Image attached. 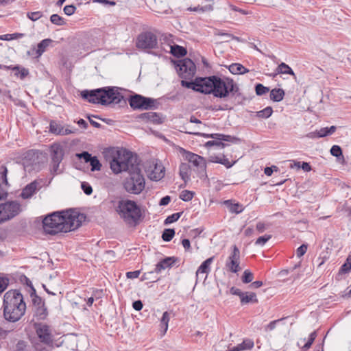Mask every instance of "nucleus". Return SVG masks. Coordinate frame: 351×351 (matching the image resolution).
Here are the masks:
<instances>
[{"instance_id":"obj_1","label":"nucleus","mask_w":351,"mask_h":351,"mask_svg":"<svg viewBox=\"0 0 351 351\" xmlns=\"http://www.w3.org/2000/svg\"><path fill=\"white\" fill-rule=\"evenodd\" d=\"M110 165L115 174L122 171L128 172L129 176L123 182V187L127 192L138 195L143 191L145 181L136 155L126 149L119 150L110 161Z\"/></svg>"},{"instance_id":"obj_2","label":"nucleus","mask_w":351,"mask_h":351,"mask_svg":"<svg viewBox=\"0 0 351 351\" xmlns=\"http://www.w3.org/2000/svg\"><path fill=\"white\" fill-rule=\"evenodd\" d=\"M181 85L202 93L213 94L214 97L218 98L240 95L238 84L229 77L221 78L215 75L196 77L193 82L182 80Z\"/></svg>"},{"instance_id":"obj_3","label":"nucleus","mask_w":351,"mask_h":351,"mask_svg":"<svg viewBox=\"0 0 351 351\" xmlns=\"http://www.w3.org/2000/svg\"><path fill=\"white\" fill-rule=\"evenodd\" d=\"M83 217V215L73 210L55 212L45 217L43 229L49 234L70 232L81 226Z\"/></svg>"},{"instance_id":"obj_4","label":"nucleus","mask_w":351,"mask_h":351,"mask_svg":"<svg viewBox=\"0 0 351 351\" xmlns=\"http://www.w3.org/2000/svg\"><path fill=\"white\" fill-rule=\"evenodd\" d=\"M3 316L10 322L19 321L25 314L26 304L23 296L18 290H10L3 297Z\"/></svg>"},{"instance_id":"obj_5","label":"nucleus","mask_w":351,"mask_h":351,"mask_svg":"<svg viewBox=\"0 0 351 351\" xmlns=\"http://www.w3.org/2000/svg\"><path fill=\"white\" fill-rule=\"evenodd\" d=\"M81 96L90 103L102 105L119 104L123 98L119 91V88L115 86L83 90L81 93Z\"/></svg>"},{"instance_id":"obj_6","label":"nucleus","mask_w":351,"mask_h":351,"mask_svg":"<svg viewBox=\"0 0 351 351\" xmlns=\"http://www.w3.org/2000/svg\"><path fill=\"white\" fill-rule=\"evenodd\" d=\"M117 212L123 221L132 226L138 224L142 216L141 210L136 202L128 199L119 201Z\"/></svg>"},{"instance_id":"obj_7","label":"nucleus","mask_w":351,"mask_h":351,"mask_svg":"<svg viewBox=\"0 0 351 351\" xmlns=\"http://www.w3.org/2000/svg\"><path fill=\"white\" fill-rule=\"evenodd\" d=\"M22 210V205L16 200L0 204V224L13 219Z\"/></svg>"},{"instance_id":"obj_8","label":"nucleus","mask_w":351,"mask_h":351,"mask_svg":"<svg viewBox=\"0 0 351 351\" xmlns=\"http://www.w3.org/2000/svg\"><path fill=\"white\" fill-rule=\"evenodd\" d=\"M21 163L25 171L32 173L38 171L40 169V160L39 153L34 150H29L25 152L21 159Z\"/></svg>"},{"instance_id":"obj_9","label":"nucleus","mask_w":351,"mask_h":351,"mask_svg":"<svg viewBox=\"0 0 351 351\" xmlns=\"http://www.w3.org/2000/svg\"><path fill=\"white\" fill-rule=\"evenodd\" d=\"M190 134H193L197 136H202L206 138H212L215 140L213 141H209L206 143L205 146L206 147H210L212 146H216L218 148H223L226 145L222 141H226V142H233L237 140L235 137H233L230 135H225L222 134H202L199 132H189Z\"/></svg>"},{"instance_id":"obj_10","label":"nucleus","mask_w":351,"mask_h":351,"mask_svg":"<svg viewBox=\"0 0 351 351\" xmlns=\"http://www.w3.org/2000/svg\"><path fill=\"white\" fill-rule=\"evenodd\" d=\"M176 68L180 77L186 80L192 78L196 72L195 64L189 58L178 61Z\"/></svg>"},{"instance_id":"obj_11","label":"nucleus","mask_w":351,"mask_h":351,"mask_svg":"<svg viewBox=\"0 0 351 351\" xmlns=\"http://www.w3.org/2000/svg\"><path fill=\"white\" fill-rule=\"evenodd\" d=\"M148 178L153 181L160 180L165 176V169L157 160H152L145 165Z\"/></svg>"},{"instance_id":"obj_12","label":"nucleus","mask_w":351,"mask_h":351,"mask_svg":"<svg viewBox=\"0 0 351 351\" xmlns=\"http://www.w3.org/2000/svg\"><path fill=\"white\" fill-rule=\"evenodd\" d=\"M129 103L131 108L134 110H149L155 108L156 100L140 95H135L130 97Z\"/></svg>"},{"instance_id":"obj_13","label":"nucleus","mask_w":351,"mask_h":351,"mask_svg":"<svg viewBox=\"0 0 351 351\" xmlns=\"http://www.w3.org/2000/svg\"><path fill=\"white\" fill-rule=\"evenodd\" d=\"M158 40L155 34L147 32L141 34L137 38L136 47L142 49H151L157 47Z\"/></svg>"},{"instance_id":"obj_14","label":"nucleus","mask_w":351,"mask_h":351,"mask_svg":"<svg viewBox=\"0 0 351 351\" xmlns=\"http://www.w3.org/2000/svg\"><path fill=\"white\" fill-rule=\"evenodd\" d=\"M232 251L228 256L226 263V267L228 269L232 272L237 273L240 270L239 260H240V251L237 245L232 246Z\"/></svg>"},{"instance_id":"obj_15","label":"nucleus","mask_w":351,"mask_h":351,"mask_svg":"<svg viewBox=\"0 0 351 351\" xmlns=\"http://www.w3.org/2000/svg\"><path fill=\"white\" fill-rule=\"evenodd\" d=\"M180 152L181 154H182L185 160L192 163L195 167L202 170L205 169L206 160L203 157L190 152H187L183 148L180 149Z\"/></svg>"},{"instance_id":"obj_16","label":"nucleus","mask_w":351,"mask_h":351,"mask_svg":"<svg viewBox=\"0 0 351 351\" xmlns=\"http://www.w3.org/2000/svg\"><path fill=\"white\" fill-rule=\"evenodd\" d=\"M36 332L40 341L49 345L52 343V335L49 327L44 324H35Z\"/></svg>"},{"instance_id":"obj_17","label":"nucleus","mask_w":351,"mask_h":351,"mask_svg":"<svg viewBox=\"0 0 351 351\" xmlns=\"http://www.w3.org/2000/svg\"><path fill=\"white\" fill-rule=\"evenodd\" d=\"M214 257H210L204 261L201 265L198 267L196 271V281L197 282L199 279L206 280L207 274L210 270V265L213 262Z\"/></svg>"},{"instance_id":"obj_18","label":"nucleus","mask_w":351,"mask_h":351,"mask_svg":"<svg viewBox=\"0 0 351 351\" xmlns=\"http://www.w3.org/2000/svg\"><path fill=\"white\" fill-rule=\"evenodd\" d=\"M137 119L145 122H151L156 124L162 123L160 115L154 112L142 113L138 116Z\"/></svg>"},{"instance_id":"obj_19","label":"nucleus","mask_w":351,"mask_h":351,"mask_svg":"<svg viewBox=\"0 0 351 351\" xmlns=\"http://www.w3.org/2000/svg\"><path fill=\"white\" fill-rule=\"evenodd\" d=\"M49 130L51 133L56 135L64 136L70 134L73 132L71 130L64 128L61 124L54 121H51Z\"/></svg>"},{"instance_id":"obj_20","label":"nucleus","mask_w":351,"mask_h":351,"mask_svg":"<svg viewBox=\"0 0 351 351\" xmlns=\"http://www.w3.org/2000/svg\"><path fill=\"white\" fill-rule=\"evenodd\" d=\"M38 183L36 181L32 182L28 184L25 188L22 190V192L20 196L24 199H29L32 197V195L36 193L38 189Z\"/></svg>"},{"instance_id":"obj_21","label":"nucleus","mask_w":351,"mask_h":351,"mask_svg":"<svg viewBox=\"0 0 351 351\" xmlns=\"http://www.w3.org/2000/svg\"><path fill=\"white\" fill-rule=\"evenodd\" d=\"M174 262L175 260L173 257L166 258L156 264L154 271L156 273H160L162 270L171 267L174 263Z\"/></svg>"},{"instance_id":"obj_22","label":"nucleus","mask_w":351,"mask_h":351,"mask_svg":"<svg viewBox=\"0 0 351 351\" xmlns=\"http://www.w3.org/2000/svg\"><path fill=\"white\" fill-rule=\"evenodd\" d=\"M254 346V341L250 339H246L240 344L233 347V351H244L253 348Z\"/></svg>"},{"instance_id":"obj_23","label":"nucleus","mask_w":351,"mask_h":351,"mask_svg":"<svg viewBox=\"0 0 351 351\" xmlns=\"http://www.w3.org/2000/svg\"><path fill=\"white\" fill-rule=\"evenodd\" d=\"M285 96V91L282 88H274L270 92V99L279 102L282 101Z\"/></svg>"},{"instance_id":"obj_24","label":"nucleus","mask_w":351,"mask_h":351,"mask_svg":"<svg viewBox=\"0 0 351 351\" xmlns=\"http://www.w3.org/2000/svg\"><path fill=\"white\" fill-rule=\"evenodd\" d=\"M224 204L227 206L232 213L239 214L243 210L242 205L239 203H233L231 200L225 201Z\"/></svg>"},{"instance_id":"obj_25","label":"nucleus","mask_w":351,"mask_h":351,"mask_svg":"<svg viewBox=\"0 0 351 351\" xmlns=\"http://www.w3.org/2000/svg\"><path fill=\"white\" fill-rule=\"evenodd\" d=\"M228 69L232 74H244L249 71L248 69H245L242 64L238 63H234L229 66Z\"/></svg>"},{"instance_id":"obj_26","label":"nucleus","mask_w":351,"mask_h":351,"mask_svg":"<svg viewBox=\"0 0 351 351\" xmlns=\"http://www.w3.org/2000/svg\"><path fill=\"white\" fill-rule=\"evenodd\" d=\"M63 158L62 149L59 146L52 147V162H61Z\"/></svg>"},{"instance_id":"obj_27","label":"nucleus","mask_w":351,"mask_h":351,"mask_svg":"<svg viewBox=\"0 0 351 351\" xmlns=\"http://www.w3.org/2000/svg\"><path fill=\"white\" fill-rule=\"evenodd\" d=\"M241 302L242 304L258 302L256 293L253 292H245L241 299Z\"/></svg>"},{"instance_id":"obj_28","label":"nucleus","mask_w":351,"mask_h":351,"mask_svg":"<svg viewBox=\"0 0 351 351\" xmlns=\"http://www.w3.org/2000/svg\"><path fill=\"white\" fill-rule=\"evenodd\" d=\"M276 72L278 74H289L292 75L294 78H296L295 74L292 70V69L289 65L284 62H282L278 66L276 69Z\"/></svg>"},{"instance_id":"obj_29","label":"nucleus","mask_w":351,"mask_h":351,"mask_svg":"<svg viewBox=\"0 0 351 351\" xmlns=\"http://www.w3.org/2000/svg\"><path fill=\"white\" fill-rule=\"evenodd\" d=\"M170 52L173 56L178 58L184 56L186 54V50L184 47L176 45L170 46Z\"/></svg>"},{"instance_id":"obj_30","label":"nucleus","mask_w":351,"mask_h":351,"mask_svg":"<svg viewBox=\"0 0 351 351\" xmlns=\"http://www.w3.org/2000/svg\"><path fill=\"white\" fill-rule=\"evenodd\" d=\"M190 167L186 163H182L180 166V176L186 182L190 179Z\"/></svg>"},{"instance_id":"obj_31","label":"nucleus","mask_w":351,"mask_h":351,"mask_svg":"<svg viewBox=\"0 0 351 351\" xmlns=\"http://www.w3.org/2000/svg\"><path fill=\"white\" fill-rule=\"evenodd\" d=\"M169 319V313L167 311L164 312L160 319V327L162 329H163L162 335H165L168 330V324Z\"/></svg>"},{"instance_id":"obj_32","label":"nucleus","mask_w":351,"mask_h":351,"mask_svg":"<svg viewBox=\"0 0 351 351\" xmlns=\"http://www.w3.org/2000/svg\"><path fill=\"white\" fill-rule=\"evenodd\" d=\"M51 42V39H44L40 43H38L36 54L38 56H41Z\"/></svg>"},{"instance_id":"obj_33","label":"nucleus","mask_w":351,"mask_h":351,"mask_svg":"<svg viewBox=\"0 0 351 351\" xmlns=\"http://www.w3.org/2000/svg\"><path fill=\"white\" fill-rule=\"evenodd\" d=\"M273 112V110L271 107H266L262 110L258 111L256 112V116L259 118L267 119L269 118Z\"/></svg>"},{"instance_id":"obj_34","label":"nucleus","mask_w":351,"mask_h":351,"mask_svg":"<svg viewBox=\"0 0 351 351\" xmlns=\"http://www.w3.org/2000/svg\"><path fill=\"white\" fill-rule=\"evenodd\" d=\"M35 308H36V315L39 319H43L46 317V316L47 315V308L45 306V304L41 306H36V307H35Z\"/></svg>"},{"instance_id":"obj_35","label":"nucleus","mask_w":351,"mask_h":351,"mask_svg":"<svg viewBox=\"0 0 351 351\" xmlns=\"http://www.w3.org/2000/svg\"><path fill=\"white\" fill-rule=\"evenodd\" d=\"M175 235L173 229H165L162 234V239L165 241H170Z\"/></svg>"},{"instance_id":"obj_36","label":"nucleus","mask_w":351,"mask_h":351,"mask_svg":"<svg viewBox=\"0 0 351 351\" xmlns=\"http://www.w3.org/2000/svg\"><path fill=\"white\" fill-rule=\"evenodd\" d=\"M193 195H194L193 192H192L191 191H188V190H184L181 192V193L180 195V198L184 202H188V201H190L192 199V198L193 197Z\"/></svg>"},{"instance_id":"obj_37","label":"nucleus","mask_w":351,"mask_h":351,"mask_svg":"<svg viewBox=\"0 0 351 351\" xmlns=\"http://www.w3.org/2000/svg\"><path fill=\"white\" fill-rule=\"evenodd\" d=\"M89 162L91 166L92 171H99L101 169V165L96 156L92 157V159Z\"/></svg>"},{"instance_id":"obj_38","label":"nucleus","mask_w":351,"mask_h":351,"mask_svg":"<svg viewBox=\"0 0 351 351\" xmlns=\"http://www.w3.org/2000/svg\"><path fill=\"white\" fill-rule=\"evenodd\" d=\"M254 279L253 274L248 269L244 271L243 274L242 276V282L243 283H249L252 282Z\"/></svg>"},{"instance_id":"obj_39","label":"nucleus","mask_w":351,"mask_h":351,"mask_svg":"<svg viewBox=\"0 0 351 351\" xmlns=\"http://www.w3.org/2000/svg\"><path fill=\"white\" fill-rule=\"evenodd\" d=\"M316 337L317 334L315 331L311 332L309 335L308 341L304 345L302 349L304 350H307L308 349H309L311 345L313 344V341H315Z\"/></svg>"},{"instance_id":"obj_40","label":"nucleus","mask_w":351,"mask_h":351,"mask_svg":"<svg viewBox=\"0 0 351 351\" xmlns=\"http://www.w3.org/2000/svg\"><path fill=\"white\" fill-rule=\"evenodd\" d=\"M181 214L182 213H176L168 216L165 220V224L167 225L178 221Z\"/></svg>"},{"instance_id":"obj_41","label":"nucleus","mask_w":351,"mask_h":351,"mask_svg":"<svg viewBox=\"0 0 351 351\" xmlns=\"http://www.w3.org/2000/svg\"><path fill=\"white\" fill-rule=\"evenodd\" d=\"M50 21L52 23L57 25H62L64 23V19L56 14H53L51 16Z\"/></svg>"},{"instance_id":"obj_42","label":"nucleus","mask_w":351,"mask_h":351,"mask_svg":"<svg viewBox=\"0 0 351 351\" xmlns=\"http://www.w3.org/2000/svg\"><path fill=\"white\" fill-rule=\"evenodd\" d=\"M256 93L258 95H263L269 91V88L268 87L264 86L261 84H258L255 88Z\"/></svg>"},{"instance_id":"obj_43","label":"nucleus","mask_w":351,"mask_h":351,"mask_svg":"<svg viewBox=\"0 0 351 351\" xmlns=\"http://www.w3.org/2000/svg\"><path fill=\"white\" fill-rule=\"evenodd\" d=\"M27 16L31 21H36L43 16V12L40 11L28 12Z\"/></svg>"},{"instance_id":"obj_44","label":"nucleus","mask_w":351,"mask_h":351,"mask_svg":"<svg viewBox=\"0 0 351 351\" xmlns=\"http://www.w3.org/2000/svg\"><path fill=\"white\" fill-rule=\"evenodd\" d=\"M271 238V236L269 234H265L260 237L255 241V245L263 246Z\"/></svg>"},{"instance_id":"obj_45","label":"nucleus","mask_w":351,"mask_h":351,"mask_svg":"<svg viewBox=\"0 0 351 351\" xmlns=\"http://www.w3.org/2000/svg\"><path fill=\"white\" fill-rule=\"evenodd\" d=\"M14 75L19 77L21 80L24 79L29 74V71L25 68L20 67L19 71H14Z\"/></svg>"},{"instance_id":"obj_46","label":"nucleus","mask_w":351,"mask_h":351,"mask_svg":"<svg viewBox=\"0 0 351 351\" xmlns=\"http://www.w3.org/2000/svg\"><path fill=\"white\" fill-rule=\"evenodd\" d=\"M76 156L80 159H84L86 162H89L92 159V156L87 152H83L80 154H77Z\"/></svg>"},{"instance_id":"obj_47","label":"nucleus","mask_w":351,"mask_h":351,"mask_svg":"<svg viewBox=\"0 0 351 351\" xmlns=\"http://www.w3.org/2000/svg\"><path fill=\"white\" fill-rule=\"evenodd\" d=\"M0 173L1 174V178H2V182L5 185H8V180H7V173H8V169L5 167L2 166L1 167V171Z\"/></svg>"},{"instance_id":"obj_48","label":"nucleus","mask_w":351,"mask_h":351,"mask_svg":"<svg viewBox=\"0 0 351 351\" xmlns=\"http://www.w3.org/2000/svg\"><path fill=\"white\" fill-rule=\"evenodd\" d=\"M330 154L333 156L338 157L342 154V151L339 145H333L330 149Z\"/></svg>"},{"instance_id":"obj_49","label":"nucleus","mask_w":351,"mask_h":351,"mask_svg":"<svg viewBox=\"0 0 351 351\" xmlns=\"http://www.w3.org/2000/svg\"><path fill=\"white\" fill-rule=\"evenodd\" d=\"M32 297L33 305L34 307L39 306L45 304L40 297L36 295H32Z\"/></svg>"},{"instance_id":"obj_50","label":"nucleus","mask_w":351,"mask_h":351,"mask_svg":"<svg viewBox=\"0 0 351 351\" xmlns=\"http://www.w3.org/2000/svg\"><path fill=\"white\" fill-rule=\"evenodd\" d=\"M81 187L84 193L86 195H90L93 192V189L91 186L85 182L82 183Z\"/></svg>"},{"instance_id":"obj_51","label":"nucleus","mask_w":351,"mask_h":351,"mask_svg":"<svg viewBox=\"0 0 351 351\" xmlns=\"http://www.w3.org/2000/svg\"><path fill=\"white\" fill-rule=\"evenodd\" d=\"M75 10H76V8L73 5H66V6H64V8L63 9L65 14H66L68 16L72 15L75 12Z\"/></svg>"},{"instance_id":"obj_52","label":"nucleus","mask_w":351,"mask_h":351,"mask_svg":"<svg viewBox=\"0 0 351 351\" xmlns=\"http://www.w3.org/2000/svg\"><path fill=\"white\" fill-rule=\"evenodd\" d=\"M306 250H307V245L302 244L296 250L297 256L299 258L302 257L306 252Z\"/></svg>"},{"instance_id":"obj_53","label":"nucleus","mask_w":351,"mask_h":351,"mask_svg":"<svg viewBox=\"0 0 351 351\" xmlns=\"http://www.w3.org/2000/svg\"><path fill=\"white\" fill-rule=\"evenodd\" d=\"M235 162V161L231 162L228 158L225 157L224 155H222V158L221 159L220 164L224 165L227 168H230L231 167L233 166V165Z\"/></svg>"},{"instance_id":"obj_54","label":"nucleus","mask_w":351,"mask_h":351,"mask_svg":"<svg viewBox=\"0 0 351 351\" xmlns=\"http://www.w3.org/2000/svg\"><path fill=\"white\" fill-rule=\"evenodd\" d=\"M8 278H0V293H2L8 285Z\"/></svg>"},{"instance_id":"obj_55","label":"nucleus","mask_w":351,"mask_h":351,"mask_svg":"<svg viewBox=\"0 0 351 351\" xmlns=\"http://www.w3.org/2000/svg\"><path fill=\"white\" fill-rule=\"evenodd\" d=\"M230 292L232 295H238L240 298V300L244 294V292H242L239 289L234 287L230 289Z\"/></svg>"},{"instance_id":"obj_56","label":"nucleus","mask_w":351,"mask_h":351,"mask_svg":"<svg viewBox=\"0 0 351 351\" xmlns=\"http://www.w3.org/2000/svg\"><path fill=\"white\" fill-rule=\"evenodd\" d=\"M281 319H277V320H274V321H272L269 324H267L265 328V330L266 331H271V330H273L276 326V324L280 321Z\"/></svg>"},{"instance_id":"obj_57","label":"nucleus","mask_w":351,"mask_h":351,"mask_svg":"<svg viewBox=\"0 0 351 351\" xmlns=\"http://www.w3.org/2000/svg\"><path fill=\"white\" fill-rule=\"evenodd\" d=\"M217 34L223 37L224 39L226 40H231V39H238V38H237V37L234 36L233 35H232L230 34H228V33H225V32H218Z\"/></svg>"},{"instance_id":"obj_58","label":"nucleus","mask_w":351,"mask_h":351,"mask_svg":"<svg viewBox=\"0 0 351 351\" xmlns=\"http://www.w3.org/2000/svg\"><path fill=\"white\" fill-rule=\"evenodd\" d=\"M140 275V271L136 270L134 271H128L126 273V276L128 278L134 279L137 278Z\"/></svg>"},{"instance_id":"obj_59","label":"nucleus","mask_w":351,"mask_h":351,"mask_svg":"<svg viewBox=\"0 0 351 351\" xmlns=\"http://www.w3.org/2000/svg\"><path fill=\"white\" fill-rule=\"evenodd\" d=\"M60 162H51V171L53 173L58 174V173H60V171H59V165H60Z\"/></svg>"},{"instance_id":"obj_60","label":"nucleus","mask_w":351,"mask_h":351,"mask_svg":"<svg viewBox=\"0 0 351 351\" xmlns=\"http://www.w3.org/2000/svg\"><path fill=\"white\" fill-rule=\"evenodd\" d=\"M16 34H4V35H1L0 36V40H13V39H16Z\"/></svg>"},{"instance_id":"obj_61","label":"nucleus","mask_w":351,"mask_h":351,"mask_svg":"<svg viewBox=\"0 0 351 351\" xmlns=\"http://www.w3.org/2000/svg\"><path fill=\"white\" fill-rule=\"evenodd\" d=\"M221 158H222V156H216V155L213 154V155L210 156L209 161H210L212 162H216V163L220 164Z\"/></svg>"},{"instance_id":"obj_62","label":"nucleus","mask_w":351,"mask_h":351,"mask_svg":"<svg viewBox=\"0 0 351 351\" xmlns=\"http://www.w3.org/2000/svg\"><path fill=\"white\" fill-rule=\"evenodd\" d=\"M256 228L259 233H262L265 230L266 225L263 222H258L257 223Z\"/></svg>"},{"instance_id":"obj_63","label":"nucleus","mask_w":351,"mask_h":351,"mask_svg":"<svg viewBox=\"0 0 351 351\" xmlns=\"http://www.w3.org/2000/svg\"><path fill=\"white\" fill-rule=\"evenodd\" d=\"M132 306L136 311H140L143 308V303L141 300H136L133 302Z\"/></svg>"},{"instance_id":"obj_64","label":"nucleus","mask_w":351,"mask_h":351,"mask_svg":"<svg viewBox=\"0 0 351 351\" xmlns=\"http://www.w3.org/2000/svg\"><path fill=\"white\" fill-rule=\"evenodd\" d=\"M170 201H171V197L167 195L160 199L159 204L160 206H166L170 202Z\"/></svg>"}]
</instances>
